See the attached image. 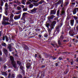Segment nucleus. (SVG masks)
<instances>
[{
	"mask_svg": "<svg viewBox=\"0 0 78 78\" xmlns=\"http://www.w3.org/2000/svg\"><path fill=\"white\" fill-rule=\"evenodd\" d=\"M10 59L11 61V64L13 67L15 68V69H16V63L15 61H14V57L12 56H10Z\"/></svg>",
	"mask_w": 78,
	"mask_h": 78,
	"instance_id": "1",
	"label": "nucleus"
},
{
	"mask_svg": "<svg viewBox=\"0 0 78 78\" xmlns=\"http://www.w3.org/2000/svg\"><path fill=\"white\" fill-rule=\"evenodd\" d=\"M9 20V18H6L5 17H3V22H2V25H10V23H6L5 21L8 22Z\"/></svg>",
	"mask_w": 78,
	"mask_h": 78,
	"instance_id": "2",
	"label": "nucleus"
},
{
	"mask_svg": "<svg viewBox=\"0 0 78 78\" xmlns=\"http://www.w3.org/2000/svg\"><path fill=\"white\" fill-rule=\"evenodd\" d=\"M56 23L55 21L52 22V23L50 25V29H49L48 28V31L50 34V33H51V30H52V29H53V28H54V27H55V25Z\"/></svg>",
	"mask_w": 78,
	"mask_h": 78,
	"instance_id": "3",
	"label": "nucleus"
},
{
	"mask_svg": "<svg viewBox=\"0 0 78 78\" xmlns=\"http://www.w3.org/2000/svg\"><path fill=\"white\" fill-rule=\"evenodd\" d=\"M36 2V1L34 0H32L31 1V0H29V1H28L27 2V5H30L31 3V2Z\"/></svg>",
	"mask_w": 78,
	"mask_h": 78,
	"instance_id": "4",
	"label": "nucleus"
},
{
	"mask_svg": "<svg viewBox=\"0 0 78 78\" xmlns=\"http://www.w3.org/2000/svg\"><path fill=\"white\" fill-rule=\"evenodd\" d=\"M37 9L36 8H34V9L31 10H30V12L31 13H33L35 12L36 11H37Z\"/></svg>",
	"mask_w": 78,
	"mask_h": 78,
	"instance_id": "5",
	"label": "nucleus"
},
{
	"mask_svg": "<svg viewBox=\"0 0 78 78\" xmlns=\"http://www.w3.org/2000/svg\"><path fill=\"white\" fill-rule=\"evenodd\" d=\"M3 52L5 54V55H7V54H8V50L6 49H4L3 50Z\"/></svg>",
	"mask_w": 78,
	"mask_h": 78,
	"instance_id": "6",
	"label": "nucleus"
},
{
	"mask_svg": "<svg viewBox=\"0 0 78 78\" xmlns=\"http://www.w3.org/2000/svg\"><path fill=\"white\" fill-rule=\"evenodd\" d=\"M14 18L15 20H17L19 19H20V15H19V16H15L14 17Z\"/></svg>",
	"mask_w": 78,
	"mask_h": 78,
	"instance_id": "7",
	"label": "nucleus"
},
{
	"mask_svg": "<svg viewBox=\"0 0 78 78\" xmlns=\"http://www.w3.org/2000/svg\"><path fill=\"white\" fill-rule=\"evenodd\" d=\"M26 66L27 69H29V68H30L31 66V65H30V63H28L26 64Z\"/></svg>",
	"mask_w": 78,
	"mask_h": 78,
	"instance_id": "8",
	"label": "nucleus"
},
{
	"mask_svg": "<svg viewBox=\"0 0 78 78\" xmlns=\"http://www.w3.org/2000/svg\"><path fill=\"white\" fill-rule=\"evenodd\" d=\"M8 48H9L10 51H12V48H11V44H9V45L8 46Z\"/></svg>",
	"mask_w": 78,
	"mask_h": 78,
	"instance_id": "9",
	"label": "nucleus"
},
{
	"mask_svg": "<svg viewBox=\"0 0 78 78\" xmlns=\"http://www.w3.org/2000/svg\"><path fill=\"white\" fill-rule=\"evenodd\" d=\"M69 33L70 35H71L73 36V35H74V32L73 31V30H70L69 32Z\"/></svg>",
	"mask_w": 78,
	"mask_h": 78,
	"instance_id": "10",
	"label": "nucleus"
},
{
	"mask_svg": "<svg viewBox=\"0 0 78 78\" xmlns=\"http://www.w3.org/2000/svg\"><path fill=\"white\" fill-rule=\"evenodd\" d=\"M2 75H5V76H8V74H7V73L4 72H2Z\"/></svg>",
	"mask_w": 78,
	"mask_h": 78,
	"instance_id": "11",
	"label": "nucleus"
},
{
	"mask_svg": "<svg viewBox=\"0 0 78 78\" xmlns=\"http://www.w3.org/2000/svg\"><path fill=\"white\" fill-rule=\"evenodd\" d=\"M27 12H24L23 14V17H22V19H21V20H22V19H23V17H25V15L27 14Z\"/></svg>",
	"mask_w": 78,
	"mask_h": 78,
	"instance_id": "12",
	"label": "nucleus"
},
{
	"mask_svg": "<svg viewBox=\"0 0 78 78\" xmlns=\"http://www.w3.org/2000/svg\"><path fill=\"white\" fill-rule=\"evenodd\" d=\"M73 23H74V20H71L70 21L71 25L73 26Z\"/></svg>",
	"mask_w": 78,
	"mask_h": 78,
	"instance_id": "13",
	"label": "nucleus"
},
{
	"mask_svg": "<svg viewBox=\"0 0 78 78\" xmlns=\"http://www.w3.org/2000/svg\"><path fill=\"white\" fill-rule=\"evenodd\" d=\"M51 14H56V11L54 10H51Z\"/></svg>",
	"mask_w": 78,
	"mask_h": 78,
	"instance_id": "14",
	"label": "nucleus"
},
{
	"mask_svg": "<svg viewBox=\"0 0 78 78\" xmlns=\"http://www.w3.org/2000/svg\"><path fill=\"white\" fill-rule=\"evenodd\" d=\"M5 41H6L7 42H8V41H9V38H8V36H7L6 35H5Z\"/></svg>",
	"mask_w": 78,
	"mask_h": 78,
	"instance_id": "15",
	"label": "nucleus"
},
{
	"mask_svg": "<svg viewBox=\"0 0 78 78\" xmlns=\"http://www.w3.org/2000/svg\"><path fill=\"white\" fill-rule=\"evenodd\" d=\"M73 14H75L76 13V9H75L73 11Z\"/></svg>",
	"mask_w": 78,
	"mask_h": 78,
	"instance_id": "16",
	"label": "nucleus"
},
{
	"mask_svg": "<svg viewBox=\"0 0 78 78\" xmlns=\"http://www.w3.org/2000/svg\"><path fill=\"white\" fill-rule=\"evenodd\" d=\"M9 21V22H12V23H13V22H14V20L13 19L10 18Z\"/></svg>",
	"mask_w": 78,
	"mask_h": 78,
	"instance_id": "17",
	"label": "nucleus"
},
{
	"mask_svg": "<svg viewBox=\"0 0 78 78\" xmlns=\"http://www.w3.org/2000/svg\"><path fill=\"white\" fill-rule=\"evenodd\" d=\"M26 2V0H22V3L23 5H25V2Z\"/></svg>",
	"mask_w": 78,
	"mask_h": 78,
	"instance_id": "18",
	"label": "nucleus"
},
{
	"mask_svg": "<svg viewBox=\"0 0 78 78\" xmlns=\"http://www.w3.org/2000/svg\"><path fill=\"white\" fill-rule=\"evenodd\" d=\"M55 17V16L54 15H52L50 17L49 19H53Z\"/></svg>",
	"mask_w": 78,
	"mask_h": 78,
	"instance_id": "19",
	"label": "nucleus"
},
{
	"mask_svg": "<svg viewBox=\"0 0 78 78\" xmlns=\"http://www.w3.org/2000/svg\"><path fill=\"white\" fill-rule=\"evenodd\" d=\"M11 78H15V74H12L11 76Z\"/></svg>",
	"mask_w": 78,
	"mask_h": 78,
	"instance_id": "20",
	"label": "nucleus"
},
{
	"mask_svg": "<svg viewBox=\"0 0 78 78\" xmlns=\"http://www.w3.org/2000/svg\"><path fill=\"white\" fill-rule=\"evenodd\" d=\"M2 46L3 47H5V46H6V43H3L2 44Z\"/></svg>",
	"mask_w": 78,
	"mask_h": 78,
	"instance_id": "21",
	"label": "nucleus"
},
{
	"mask_svg": "<svg viewBox=\"0 0 78 78\" xmlns=\"http://www.w3.org/2000/svg\"><path fill=\"white\" fill-rule=\"evenodd\" d=\"M2 7L0 6V12H2Z\"/></svg>",
	"mask_w": 78,
	"mask_h": 78,
	"instance_id": "22",
	"label": "nucleus"
},
{
	"mask_svg": "<svg viewBox=\"0 0 78 78\" xmlns=\"http://www.w3.org/2000/svg\"><path fill=\"white\" fill-rule=\"evenodd\" d=\"M4 3L3 2V1H1V3L0 6H3Z\"/></svg>",
	"mask_w": 78,
	"mask_h": 78,
	"instance_id": "23",
	"label": "nucleus"
},
{
	"mask_svg": "<svg viewBox=\"0 0 78 78\" xmlns=\"http://www.w3.org/2000/svg\"><path fill=\"white\" fill-rule=\"evenodd\" d=\"M14 15L13 14H12L10 16V19H12L13 18V17H14Z\"/></svg>",
	"mask_w": 78,
	"mask_h": 78,
	"instance_id": "24",
	"label": "nucleus"
},
{
	"mask_svg": "<svg viewBox=\"0 0 78 78\" xmlns=\"http://www.w3.org/2000/svg\"><path fill=\"white\" fill-rule=\"evenodd\" d=\"M5 14L6 16H8V11H5Z\"/></svg>",
	"mask_w": 78,
	"mask_h": 78,
	"instance_id": "25",
	"label": "nucleus"
},
{
	"mask_svg": "<svg viewBox=\"0 0 78 78\" xmlns=\"http://www.w3.org/2000/svg\"><path fill=\"white\" fill-rule=\"evenodd\" d=\"M29 7L30 8H31L33 7V5L30 4L29 5Z\"/></svg>",
	"mask_w": 78,
	"mask_h": 78,
	"instance_id": "26",
	"label": "nucleus"
},
{
	"mask_svg": "<svg viewBox=\"0 0 78 78\" xmlns=\"http://www.w3.org/2000/svg\"><path fill=\"white\" fill-rule=\"evenodd\" d=\"M5 7H8V3H5Z\"/></svg>",
	"mask_w": 78,
	"mask_h": 78,
	"instance_id": "27",
	"label": "nucleus"
},
{
	"mask_svg": "<svg viewBox=\"0 0 78 78\" xmlns=\"http://www.w3.org/2000/svg\"><path fill=\"white\" fill-rule=\"evenodd\" d=\"M57 16H59V10H58L57 11Z\"/></svg>",
	"mask_w": 78,
	"mask_h": 78,
	"instance_id": "28",
	"label": "nucleus"
},
{
	"mask_svg": "<svg viewBox=\"0 0 78 78\" xmlns=\"http://www.w3.org/2000/svg\"><path fill=\"white\" fill-rule=\"evenodd\" d=\"M28 10V9L27 8H24V9H23V11H27Z\"/></svg>",
	"mask_w": 78,
	"mask_h": 78,
	"instance_id": "29",
	"label": "nucleus"
},
{
	"mask_svg": "<svg viewBox=\"0 0 78 78\" xmlns=\"http://www.w3.org/2000/svg\"><path fill=\"white\" fill-rule=\"evenodd\" d=\"M9 9V8H8V7H5V11H8V9Z\"/></svg>",
	"mask_w": 78,
	"mask_h": 78,
	"instance_id": "30",
	"label": "nucleus"
},
{
	"mask_svg": "<svg viewBox=\"0 0 78 78\" xmlns=\"http://www.w3.org/2000/svg\"><path fill=\"white\" fill-rule=\"evenodd\" d=\"M20 69H21L22 70H23V67L22 66H20Z\"/></svg>",
	"mask_w": 78,
	"mask_h": 78,
	"instance_id": "31",
	"label": "nucleus"
},
{
	"mask_svg": "<svg viewBox=\"0 0 78 78\" xmlns=\"http://www.w3.org/2000/svg\"><path fill=\"white\" fill-rule=\"evenodd\" d=\"M58 45H61V42H60V41L59 40H58Z\"/></svg>",
	"mask_w": 78,
	"mask_h": 78,
	"instance_id": "32",
	"label": "nucleus"
},
{
	"mask_svg": "<svg viewBox=\"0 0 78 78\" xmlns=\"http://www.w3.org/2000/svg\"><path fill=\"white\" fill-rule=\"evenodd\" d=\"M65 13V12H64V11H62V14H61V15L62 16V15L64 14Z\"/></svg>",
	"mask_w": 78,
	"mask_h": 78,
	"instance_id": "33",
	"label": "nucleus"
},
{
	"mask_svg": "<svg viewBox=\"0 0 78 78\" xmlns=\"http://www.w3.org/2000/svg\"><path fill=\"white\" fill-rule=\"evenodd\" d=\"M11 73H9L8 74V78H11Z\"/></svg>",
	"mask_w": 78,
	"mask_h": 78,
	"instance_id": "34",
	"label": "nucleus"
},
{
	"mask_svg": "<svg viewBox=\"0 0 78 78\" xmlns=\"http://www.w3.org/2000/svg\"><path fill=\"white\" fill-rule=\"evenodd\" d=\"M78 17L77 16H74V19H75V20H77L78 19Z\"/></svg>",
	"mask_w": 78,
	"mask_h": 78,
	"instance_id": "35",
	"label": "nucleus"
},
{
	"mask_svg": "<svg viewBox=\"0 0 78 78\" xmlns=\"http://www.w3.org/2000/svg\"><path fill=\"white\" fill-rule=\"evenodd\" d=\"M43 2V1H41L39 2V4H42Z\"/></svg>",
	"mask_w": 78,
	"mask_h": 78,
	"instance_id": "36",
	"label": "nucleus"
},
{
	"mask_svg": "<svg viewBox=\"0 0 78 78\" xmlns=\"http://www.w3.org/2000/svg\"><path fill=\"white\" fill-rule=\"evenodd\" d=\"M20 6L21 7H22V8H25V6H24V5H20Z\"/></svg>",
	"mask_w": 78,
	"mask_h": 78,
	"instance_id": "37",
	"label": "nucleus"
},
{
	"mask_svg": "<svg viewBox=\"0 0 78 78\" xmlns=\"http://www.w3.org/2000/svg\"><path fill=\"white\" fill-rule=\"evenodd\" d=\"M17 64L20 66V61H17Z\"/></svg>",
	"mask_w": 78,
	"mask_h": 78,
	"instance_id": "38",
	"label": "nucleus"
},
{
	"mask_svg": "<svg viewBox=\"0 0 78 78\" xmlns=\"http://www.w3.org/2000/svg\"><path fill=\"white\" fill-rule=\"evenodd\" d=\"M16 35L15 34L14 35H12V37H13V38H15L16 37Z\"/></svg>",
	"mask_w": 78,
	"mask_h": 78,
	"instance_id": "39",
	"label": "nucleus"
},
{
	"mask_svg": "<svg viewBox=\"0 0 78 78\" xmlns=\"http://www.w3.org/2000/svg\"><path fill=\"white\" fill-rule=\"evenodd\" d=\"M2 40L3 41H5V37L4 36L2 37Z\"/></svg>",
	"mask_w": 78,
	"mask_h": 78,
	"instance_id": "40",
	"label": "nucleus"
},
{
	"mask_svg": "<svg viewBox=\"0 0 78 78\" xmlns=\"http://www.w3.org/2000/svg\"><path fill=\"white\" fill-rule=\"evenodd\" d=\"M20 14V11H19L18 12H16V14Z\"/></svg>",
	"mask_w": 78,
	"mask_h": 78,
	"instance_id": "41",
	"label": "nucleus"
},
{
	"mask_svg": "<svg viewBox=\"0 0 78 78\" xmlns=\"http://www.w3.org/2000/svg\"><path fill=\"white\" fill-rule=\"evenodd\" d=\"M16 78H20V74H19L17 76Z\"/></svg>",
	"mask_w": 78,
	"mask_h": 78,
	"instance_id": "42",
	"label": "nucleus"
},
{
	"mask_svg": "<svg viewBox=\"0 0 78 78\" xmlns=\"http://www.w3.org/2000/svg\"><path fill=\"white\" fill-rule=\"evenodd\" d=\"M17 10H20V6L17 7Z\"/></svg>",
	"mask_w": 78,
	"mask_h": 78,
	"instance_id": "43",
	"label": "nucleus"
},
{
	"mask_svg": "<svg viewBox=\"0 0 78 78\" xmlns=\"http://www.w3.org/2000/svg\"><path fill=\"white\" fill-rule=\"evenodd\" d=\"M0 55H1V56L2 55V52L0 50Z\"/></svg>",
	"mask_w": 78,
	"mask_h": 78,
	"instance_id": "44",
	"label": "nucleus"
},
{
	"mask_svg": "<svg viewBox=\"0 0 78 78\" xmlns=\"http://www.w3.org/2000/svg\"><path fill=\"white\" fill-rule=\"evenodd\" d=\"M47 36H48V35H47V34H44V37H47Z\"/></svg>",
	"mask_w": 78,
	"mask_h": 78,
	"instance_id": "45",
	"label": "nucleus"
},
{
	"mask_svg": "<svg viewBox=\"0 0 78 78\" xmlns=\"http://www.w3.org/2000/svg\"><path fill=\"white\" fill-rule=\"evenodd\" d=\"M2 31H0V37H1V36H2Z\"/></svg>",
	"mask_w": 78,
	"mask_h": 78,
	"instance_id": "46",
	"label": "nucleus"
},
{
	"mask_svg": "<svg viewBox=\"0 0 78 78\" xmlns=\"http://www.w3.org/2000/svg\"><path fill=\"white\" fill-rule=\"evenodd\" d=\"M2 61V57L0 58V62Z\"/></svg>",
	"mask_w": 78,
	"mask_h": 78,
	"instance_id": "47",
	"label": "nucleus"
},
{
	"mask_svg": "<svg viewBox=\"0 0 78 78\" xmlns=\"http://www.w3.org/2000/svg\"><path fill=\"white\" fill-rule=\"evenodd\" d=\"M58 63H59V62H58L56 63V65H55L56 66H58Z\"/></svg>",
	"mask_w": 78,
	"mask_h": 78,
	"instance_id": "48",
	"label": "nucleus"
},
{
	"mask_svg": "<svg viewBox=\"0 0 78 78\" xmlns=\"http://www.w3.org/2000/svg\"><path fill=\"white\" fill-rule=\"evenodd\" d=\"M61 39H63V36L62 35L60 37Z\"/></svg>",
	"mask_w": 78,
	"mask_h": 78,
	"instance_id": "49",
	"label": "nucleus"
},
{
	"mask_svg": "<svg viewBox=\"0 0 78 78\" xmlns=\"http://www.w3.org/2000/svg\"><path fill=\"white\" fill-rule=\"evenodd\" d=\"M46 26L47 27V28H48V27H49L48 24H46Z\"/></svg>",
	"mask_w": 78,
	"mask_h": 78,
	"instance_id": "50",
	"label": "nucleus"
},
{
	"mask_svg": "<svg viewBox=\"0 0 78 78\" xmlns=\"http://www.w3.org/2000/svg\"><path fill=\"white\" fill-rule=\"evenodd\" d=\"M17 5L16 4H14V7H17Z\"/></svg>",
	"mask_w": 78,
	"mask_h": 78,
	"instance_id": "51",
	"label": "nucleus"
},
{
	"mask_svg": "<svg viewBox=\"0 0 78 78\" xmlns=\"http://www.w3.org/2000/svg\"><path fill=\"white\" fill-rule=\"evenodd\" d=\"M58 59H59V60H61L62 59V58L61 57H59Z\"/></svg>",
	"mask_w": 78,
	"mask_h": 78,
	"instance_id": "52",
	"label": "nucleus"
},
{
	"mask_svg": "<svg viewBox=\"0 0 78 78\" xmlns=\"http://www.w3.org/2000/svg\"><path fill=\"white\" fill-rule=\"evenodd\" d=\"M6 65L4 66V69H6Z\"/></svg>",
	"mask_w": 78,
	"mask_h": 78,
	"instance_id": "53",
	"label": "nucleus"
},
{
	"mask_svg": "<svg viewBox=\"0 0 78 78\" xmlns=\"http://www.w3.org/2000/svg\"><path fill=\"white\" fill-rule=\"evenodd\" d=\"M59 2H60L58 1V2H57V3H56V4L57 5H58V4H59Z\"/></svg>",
	"mask_w": 78,
	"mask_h": 78,
	"instance_id": "54",
	"label": "nucleus"
},
{
	"mask_svg": "<svg viewBox=\"0 0 78 78\" xmlns=\"http://www.w3.org/2000/svg\"><path fill=\"white\" fill-rule=\"evenodd\" d=\"M25 49H27L28 47H27V46H26L25 47Z\"/></svg>",
	"mask_w": 78,
	"mask_h": 78,
	"instance_id": "55",
	"label": "nucleus"
},
{
	"mask_svg": "<svg viewBox=\"0 0 78 78\" xmlns=\"http://www.w3.org/2000/svg\"><path fill=\"white\" fill-rule=\"evenodd\" d=\"M68 4V2H67L65 3V5H66V6H67V5Z\"/></svg>",
	"mask_w": 78,
	"mask_h": 78,
	"instance_id": "56",
	"label": "nucleus"
},
{
	"mask_svg": "<svg viewBox=\"0 0 78 78\" xmlns=\"http://www.w3.org/2000/svg\"><path fill=\"white\" fill-rule=\"evenodd\" d=\"M23 78V77H22V76L21 75H20V78Z\"/></svg>",
	"mask_w": 78,
	"mask_h": 78,
	"instance_id": "57",
	"label": "nucleus"
},
{
	"mask_svg": "<svg viewBox=\"0 0 78 78\" xmlns=\"http://www.w3.org/2000/svg\"><path fill=\"white\" fill-rule=\"evenodd\" d=\"M75 9H76V11H77V12H78V8H76Z\"/></svg>",
	"mask_w": 78,
	"mask_h": 78,
	"instance_id": "58",
	"label": "nucleus"
},
{
	"mask_svg": "<svg viewBox=\"0 0 78 78\" xmlns=\"http://www.w3.org/2000/svg\"><path fill=\"white\" fill-rule=\"evenodd\" d=\"M72 5H75V2H73L72 3Z\"/></svg>",
	"mask_w": 78,
	"mask_h": 78,
	"instance_id": "59",
	"label": "nucleus"
},
{
	"mask_svg": "<svg viewBox=\"0 0 78 78\" xmlns=\"http://www.w3.org/2000/svg\"><path fill=\"white\" fill-rule=\"evenodd\" d=\"M62 53H64L65 54H67V52H63Z\"/></svg>",
	"mask_w": 78,
	"mask_h": 78,
	"instance_id": "60",
	"label": "nucleus"
},
{
	"mask_svg": "<svg viewBox=\"0 0 78 78\" xmlns=\"http://www.w3.org/2000/svg\"><path fill=\"white\" fill-rule=\"evenodd\" d=\"M56 29L57 30H58V29H59V27H57L56 28Z\"/></svg>",
	"mask_w": 78,
	"mask_h": 78,
	"instance_id": "61",
	"label": "nucleus"
},
{
	"mask_svg": "<svg viewBox=\"0 0 78 78\" xmlns=\"http://www.w3.org/2000/svg\"><path fill=\"white\" fill-rule=\"evenodd\" d=\"M15 24H16V25H18V23L17 22H15Z\"/></svg>",
	"mask_w": 78,
	"mask_h": 78,
	"instance_id": "62",
	"label": "nucleus"
},
{
	"mask_svg": "<svg viewBox=\"0 0 78 78\" xmlns=\"http://www.w3.org/2000/svg\"><path fill=\"white\" fill-rule=\"evenodd\" d=\"M35 58H36V57H37V54H36L35 55Z\"/></svg>",
	"mask_w": 78,
	"mask_h": 78,
	"instance_id": "63",
	"label": "nucleus"
},
{
	"mask_svg": "<svg viewBox=\"0 0 78 78\" xmlns=\"http://www.w3.org/2000/svg\"><path fill=\"white\" fill-rule=\"evenodd\" d=\"M76 23H78V20H77L76 21Z\"/></svg>",
	"mask_w": 78,
	"mask_h": 78,
	"instance_id": "64",
	"label": "nucleus"
}]
</instances>
